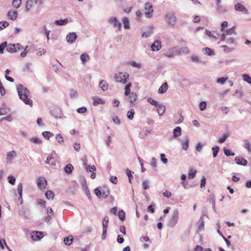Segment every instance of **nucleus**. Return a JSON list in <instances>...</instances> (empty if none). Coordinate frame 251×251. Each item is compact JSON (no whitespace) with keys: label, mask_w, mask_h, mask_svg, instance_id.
Instances as JSON below:
<instances>
[{"label":"nucleus","mask_w":251,"mask_h":251,"mask_svg":"<svg viewBox=\"0 0 251 251\" xmlns=\"http://www.w3.org/2000/svg\"><path fill=\"white\" fill-rule=\"evenodd\" d=\"M137 95L134 93L130 94L129 99V102L131 104H134L137 100Z\"/></svg>","instance_id":"obj_29"},{"label":"nucleus","mask_w":251,"mask_h":251,"mask_svg":"<svg viewBox=\"0 0 251 251\" xmlns=\"http://www.w3.org/2000/svg\"><path fill=\"white\" fill-rule=\"evenodd\" d=\"M202 50L203 53L207 55L211 56L214 54L213 50L207 47L204 48Z\"/></svg>","instance_id":"obj_28"},{"label":"nucleus","mask_w":251,"mask_h":251,"mask_svg":"<svg viewBox=\"0 0 251 251\" xmlns=\"http://www.w3.org/2000/svg\"><path fill=\"white\" fill-rule=\"evenodd\" d=\"M122 22L124 24V28L126 29H129L130 25H129V22L128 19L127 17H125L123 18Z\"/></svg>","instance_id":"obj_34"},{"label":"nucleus","mask_w":251,"mask_h":251,"mask_svg":"<svg viewBox=\"0 0 251 251\" xmlns=\"http://www.w3.org/2000/svg\"><path fill=\"white\" fill-rule=\"evenodd\" d=\"M189 140L188 137L185 136L184 140L181 142L182 148L184 151H187L189 148Z\"/></svg>","instance_id":"obj_16"},{"label":"nucleus","mask_w":251,"mask_h":251,"mask_svg":"<svg viewBox=\"0 0 251 251\" xmlns=\"http://www.w3.org/2000/svg\"><path fill=\"white\" fill-rule=\"evenodd\" d=\"M226 42L228 44H236V40L232 37H227Z\"/></svg>","instance_id":"obj_55"},{"label":"nucleus","mask_w":251,"mask_h":251,"mask_svg":"<svg viewBox=\"0 0 251 251\" xmlns=\"http://www.w3.org/2000/svg\"><path fill=\"white\" fill-rule=\"evenodd\" d=\"M80 58L81 61V63L83 64H84L86 62L90 59L89 55L86 53H83L81 54Z\"/></svg>","instance_id":"obj_38"},{"label":"nucleus","mask_w":251,"mask_h":251,"mask_svg":"<svg viewBox=\"0 0 251 251\" xmlns=\"http://www.w3.org/2000/svg\"><path fill=\"white\" fill-rule=\"evenodd\" d=\"M21 3L22 0H13L12 5L14 8L18 9L21 6Z\"/></svg>","instance_id":"obj_40"},{"label":"nucleus","mask_w":251,"mask_h":251,"mask_svg":"<svg viewBox=\"0 0 251 251\" xmlns=\"http://www.w3.org/2000/svg\"><path fill=\"white\" fill-rule=\"evenodd\" d=\"M17 156V153L14 151L8 152L6 154V163L7 164H11Z\"/></svg>","instance_id":"obj_8"},{"label":"nucleus","mask_w":251,"mask_h":251,"mask_svg":"<svg viewBox=\"0 0 251 251\" xmlns=\"http://www.w3.org/2000/svg\"><path fill=\"white\" fill-rule=\"evenodd\" d=\"M161 47V42L156 41L154 42L151 46V49L152 51H158Z\"/></svg>","instance_id":"obj_18"},{"label":"nucleus","mask_w":251,"mask_h":251,"mask_svg":"<svg viewBox=\"0 0 251 251\" xmlns=\"http://www.w3.org/2000/svg\"><path fill=\"white\" fill-rule=\"evenodd\" d=\"M205 32L206 35L208 36L211 38H214L215 39H217L218 37L220 36V34L218 33L215 32V35L212 33L210 31L205 29Z\"/></svg>","instance_id":"obj_25"},{"label":"nucleus","mask_w":251,"mask_h":251,"mask_svg":"<svg viewBox=\"0 0 251 251\" xmlns=\"http://www.w3.org/2000/svg\"><path fill=\"white\" fill-rule=\"evenodd\" d=\"M235 161L238 165L244 166H246L248 164L247 160L242 157H236L235 158Z\"/></svg>","instance_id":"obj_14"},{"label":"nucleus","mask_w":251,"mask_h":251,"mask_svg":"<svg viewBox=\"0 0 251 251\" xmlns=\"http://www.w3.org/2000/svg\"><path fill=\"white\" fill-rule=\"evenodd\" d=\"M157 106L158 107L157 110L158 114L160 116L162 115L165 112L166 107L165 105L161 104H158Z\"/></svg>","instance_id":"obj_24"},{"label":"nucleus","mask_w":251,"mask_h":251,"mask_svg":"<svg viewBox=\"0 0 251 251\" xmlns=\"http://www.w3.org/2000/svg\"><path fill=\"white\" fill-rule=\"evenodd\" d=\"M42 135L47 139H49L50 138L53 136V134L50 131H44Z\"/></svg>","instance_id":"obj_44"},{"label":"nucleus","mask_w":251,"mask_h":251,"mask_svg":"<svg viewBox=\"0 0 251 251\" xmlns=\"http://www.w3.org/2000/svg\"><path fill=\"white\" fill-rule=\"evenodd\" d=\"M126 213L124 210H121L119 211L118 217L120 220L124 221L125 219Z\"/></svg>","instance_id":"obj_52"},{"label":"nucleus","mask_w":251,"mask_h":251,"mask_svg":"<svg viewBox=\"0 0 251 251\" xmlns=\"http://www.w3.org/2000/svg\"><path fill=\"white\" fill-rule=\"evenodd\" d=\"M73 241V237L72 236L65 237L64 239V243L65 245L70 246L71 245Z\"/></svg>","instance_id":"obj_37"},{"label":"nucleus","mask_w":251,"mask_h":251,"mask_svg":"<svg viewBox=\"0 0 251 251\" xmlns=\"http://www.w3.org/2000/svg\"><path fill=\"white\" fill-rule=\"evenodd\" d=\"M228 25V23L226 21L223 22L221 24V31L223 32H225V28Z\"/></svg>","instance_id":"obj_63"},{"label":"nucleus","mask_w":251,"mask_h":251,"mask_svg":"<svg viewBox=\"0 0 251 251\" xmlns=\"http://www.w3.org/2000/svg\"><path fill=\"white\" fill-rule=\"evenodd\" d=\"M200 109L201 111H203L206 109V103L205 101H202L199 103Z\"/></svg>","instance_id":"obj_59"},{"label":"nucleus","mask_w":251,"mask_h":251,"mask_svg":"<svg viewBox=\"0 0 251 251\" xmlns=\"http://www.w3.org/2000/svg\"><path fill=\"white\" fill-rule=\"evenodd\" d=\"M46 162L47 164H50L52 166H54L56 164L55 161L53 160V158L51 157V156H50L49 157L47 158Z\"/></svg>","instance_id":"obj_46"},{"label":"nucleus","mask_w":251,"mask_h":251,"mask_svg":"<svg viewBox=\"0 0 251 251\" xmlns=\"http://www.w3.org/2000/svg\"><path fill=\"white\" fill-rule=\"evenodd\" d=\"M133 172H132L130 170H129L128 169H126V175L128 177V180H129V182L130 183H131V180L133 178V176L132 175V173Z\"/></svg>","instance_id":"obj_50"},{"label":"nucleus","mask_w":251,"mask_h":251,"mask_svg":"<svg viewBox=\"0 0 251 251\" xmlns=\"http://www.w3.org/2000/svg\"><path fill=\"white\" fill-rule=\"evenodd\" d=\"M7 42H4L0 44V53H3L5 48H6Z\"/></svg>","instance_id":"obj_61"},{"label":"nucleus","mask_w":251,"mask_h":251,"mask_svg":"<svg viewBox=\"0 0 251 251\" xmlns=\"http://www.w3.org/2000/svg\"><path fill=\"white\" fill-rule=\"evenodd\" d=\"M190 52V50L186 47H181L178 48L176 46V55H180L182 54H188Z\"/></svg>","instance_id":"obj_10"},{"label":"nucleus","mask_w":251,"mask_h":251,"mask_svg":"<svg viewBox=\"0 0 251 251\" xmlns=\"http://www.w3.org/2000/svg\"><path fill=\"white\" fill-rule=\"evenodd\" d=\"M9 25V23L7 21H2L0 22V29L2 30L3 28L7 27Z\"/></svg>","instance_id":"obj_60"},{"label":"nucleus","mask_w":251,"mask_h":251,"mask_svg":"<svg viewBox=\"0 0 251 251\" xmlns=\"http://www.w3.org/2000/svg\"><path fill=\"white\" fill-rule=\"evenodd\" d=\"M236 26H234L226 30V35H237V33L235 31Z\"/></svg>","instance_id":"obj_36"},{"label":"nucleus","mask_w":251,"mask_h":251,"mask_svg":"<svg viewBox=\"0 0 251 251\" xmlns=\"http://www.w3.org/2000/svg\"><path fill=\"white\" fill-rule=\"evenodd\" d=\"M131 86V83H128V84H127L126 85V86H125V95L126 96H128L129 95L130 93V87Z\"/></svg>","instance_id":"obj_42"},{"label":"nucleus","mask_w":251,"mask_h":251,"mask_svg":"<svg viewBox=\"0 0 251 251\" xmlns=\"http://www.w3.org/2000/svg\"><path fill=\"white\" fill-rule=\"evenodd\" d=\"M234 7L235 9L237 11H243L246 13H247L248 11V9L243 5L239 3L236 4Z\"/></svg>","instance_id":"obj_20"},{"label":"nucleus","mask_w":251,"mask_h":251,"mask_svg":"<svg viewBox=\"0 0 251 251\" xmlns=\"http://www.w3.org/2000/svg\"><path fill=\"white\" fill-rule=\"evenodd\" d=\"M129 78V75L127 73L119 72L114 75V78L116 82L126 83L127 81Z\"/></svg>","instance_id":"obj_4"},{"label":"nucleus","mask_w":251,"mask_h":251,"mask_svg":"<svg viewBox=\"0 0 251 251\" xmlns=\"http://www.w3.org/2000/svg\"><path fill=\"white\" fill-rule=\"evenodd\" d=\"M94 193L99 198L102 197V192L100 190L99 188H97L94 190Z\"/></svg>","instance_id":"obj_64"},{"label":"nucleus","mask_w":251,"mask_h":251,"mask_svg":"<svg viewBox=\"0 0 251 251\" xmlns=\"http://www.w3.org/2000/svg\"><path fill=\"white\" fill-rule=\"evenodd\" d=\"M128 64L131 65L132 67H133L134 68H138V69H140L142 66L141 63H137L134 61H129L128 62Z\"/></svg>","instance_id":"obj_39"},{"label":"nucleus","mask_w":251,"mask_h":251,"mask_svg":"<svg viewBox=\"0 0 251 251\" xmlns=\"http://www.w3.org/2000/svg\"><path fill=\"white\" fill-rule=\"evenodd\" d=\"M74 169L73 166L71 164H67L65 167L64 168V172L68 174H71Z\"/></svg>","instance_id":"obj_32"},{"label":"nucleus","mask_w":251,"mask_h":251,"mask_svg":"<svg viewBox=\"0 0 251 251\" xmlns=\"http://www.w3.org/2000/svg\"><path fill=\"white\" fill-rule=\"evenodd\" d=\"M212 150L213 151V157H216L219 151V147L218 146H214L212 148Z\"/></svg>","instance_id":"obj_48"},{"label":"nucleus","mask_w":251,"mask_h":251,"mask_svg":"<svg viewBox=\"0 0 251 251\" xmlns=\"http://www.w3.org/2000/svg\"><path fill=\"white\" fill-rule=\"evenodd\" d=\"M55 138L57 142L60 144L63 143L64 142V138L62 135L60 134H58L56 135Z\"/></svg>","instance_id":"obj_58"},{"label":"nucleus","mask_w":251,"mask_h":251,"mask_svg":"<svg viewBox=\"0 0 251 251\" xmlns=\"http://www.w3.org/2000/svg\"><path fill=\"white\" fill-rule=\"evenodd\" d=\"M164 18L168 25L174 27L176 23V17L174 12H167L164 15Z\"/></svg>","instance_id":"obj_2"},{"label":"nucleus","mask_w":251,"mask_h":251,"mask_svg":"<svg viewBox=\"0 0 251 251\" xmlns=\"http://www.w3.org/2000/svg\"><path fill=\"white\" fill-rule=\"evenodd\" d=\"M181 134V128L179 126H177L173 130V136L176 138L180 136Z\"/></svg>","instance_id":"obj_26"},{"label":"nucleus","mask_w":251,"mask_h":251,"mask_svg":"<svg viewBox=\"0 0 251 251\" xmlns=\"http://www.w3.org/2000/svg\"><path fill=\"white\" fill-rule=\"evenodd\" d=\"M10 111V108L6 107V106L3 105L0 109V115H4L8 113Z\"/></svg>","instance_id":"obj_33"},{"label":"nucleus","mask_w":251,"mask_h":251,"mask_svg":"<svg viewBox=\"0 0 251 251\" xmlns=\"http://www.w3.org/2000/svg\"><path fill=\"white\" fill-rule=\"evenodd\" d=\"M17 191L19 194V200H22L23 185L22 183L18 184Z\"/></svg>","instance_id":"obj_43"},{"label":"nucleus","mask_w":251,"mask_h":251,"mask_svg":"<svg viewBox=\"0 0 251 251\" xmlns=\"http://www.w3.org/2000/svg\"><path fill=\"white\" fill-rule=\"evenodd\" d=\"M29 141L36 144H40L42 143V141L37 137H33L29 139Z\"/></svg>","instance_id":"obj_45"},{"label":"nucleus","mask_w":251,"mask_h":251,"mask_svg":"<svg viewBox=\"0 0 251 251\" xmlns=\"http://www.w3.org/2000/svg\"><path fill=\"white\" fill-rule=\"evenodd\" d=\"M243 146L244 148L247 149L249 152H251V144L248 140L244 141Z\"/></svg>","instance_id":"obj_30"},{"label":"nucleus","mask_w":251,"mask_h":251,"mask_svg":"<svg viewBox=\"0 0 251 251\" xmlns=\"http://www.w3.org/2000/svg\"><path fill=\"white\" fill-rule=\"evenodd\" d=\"M163 55L168 58H173L176 55V46L168 50H166Z\"/></svg>","instance_id":"obj_7"},{"label":"nucleus","mask_w":251,"mask_h":251,"mask_svg":"<svg viewBox=\"0 0 251 251\" xmlns=\"http://www.w3.org/2000/svg\"><path fill=\"white\" fill-rule=\"evenodd\" d=\"M99 86L103 91H106L108 87L107 83L104 80H102L100 81Z\"/></svg>","instance_id":"obj_27"},{"label":"nucleus","mask_w":251,"mask_h":251,"mask_svg":"<svg viewBox=\"0 0 251 251\" xmlns=\"http://www.w3.org/2000/svg\"><path fill=\"white\" fill-rule=\"evenodd\" d=\"M82 187L83 190L85 192V194L86 196L88 197L89 199H91V194L90 192L88 189V187L87 186L86 182L85 180H84L83 182L81 183Z\"/></svg>","instance_id":"obj_17"},{"label":"nucleus","mask_w":251,"mask_h":251,"mask_svg":"<svg viewBox=\"0 0 251 251\" xmlns=\"http://www.w3.org/2000/svg\"><path fill=\"white\" fill-rule=\"evenodd\" d=\"M179 212L177 209H175L171 213V217L168 222L167 226L170 227H174L177 223Z\"/></svg>","instance_id":"obj_3"},{"label":"nucleus","mask_w":251,"mask_h":251,"mask_svg":"<svg viewBox=\"0 0 251 251\" xmlns=\"http://www.w3.org/2000/svg\"><path fill=\"white\" fill-rule=\"evenodd\" d=\"M224 151L225 154L226 156H234L235 155V153L233 152H232L229 149L224 148Z\"/></svg>","instance_id":"obj_49"},{"label":"nucleus","mask_w":251,"mask_h":251,"mask_svg":"<svg viewBox=\"0 0 251 251\" xmlns=\"http://www.w3.org/2000/svg\"><path fill=\"white\" fill-rule=\"evenodd\" d=\"M77 35L75 32H70L66 36V40L68 43H73L75 41Z\"/></svg>","instance_id":"obj_13"},{"label":"nucleus","mask_w":251,"mask_h":251,"mask_svg":"<svg viewBox=\"0 0 251 251\" xmlns=\"http://www.w3.org/2000/svg\"><path fill=\"white\" fill-rule=\"evenodd\" d=\"M18 16V13L16 10H9L7 13V16L8 18L11 20H15Z\"/></svg>","instance_id":"obj_15"},{"label":"nucleus","mask_w":251,"mask_h":251,"mask_svg":"<svg viewBox=\"0 0 251 251\" xmlns=\"http://www.w3.org/2000/svg\"><path fill=\"white\" fill-rule=\"evenodd\" d=\"M107 22L109 24L112 25L114 28H118L119 31L122 30V24L118 21L116 17H109L107 19Z\"/></svg>","instance_id":"obj_5"},{"label":"nucleus","mask_w":251,"mask_h":251,"mask_svg":"<svg viewBox=\"0 0 251 251\" xmlns=\"http://www.w3.org/2000/svg\"><path fill=\"white\" fill-rule=\"evenodd\" d=\"M43 237V234L40 231H32L31 233V238L34 241L40 240Z\"/></svg>","instance_id":"obj_11"},{"label":"nucleus","mask_w":251,"mask_h":251,"mask_svg":"<svg viewBox=\"0 0 251 251\" xmlns=\"http://www.w3.org/2000/svg\"><path fill=\"white\" fill-rule=\"evenodd\" d=\"M135 114L134 110L133 109H131L128 111L127 113V117L129 120H132Z\"/></svg>","instance_id":"obj_47"},{"label":"nucleus","mask_w":251,"mask_h":251,"mask_svg":"<svg viewBox=\"0 0 251 251\" xmlns=\"http://www.w3.org/2000/svg\"><path fill=\"white\" fill-rule=\"evenodd\" d=\"M197 171L196 170L193 171L190 170L188 173V177L189 179H193L196 176Z\"/></svg>","instance_id":"obj_53"},{"label":"nucleus","mask_w":251,"mask_h":251,"mask_svg":"<svg viewBox=\"0 0 251 251\" xmlns=\"http://www.w3.org/2000/svg\"><path fill=\"white\" fill-rule=\"evenodd\" d=\"M70 97L72 99L76 98L78 96V94L76 91L71 89L69 93Z\"/></svg>","instance_id":"obj_51"},{"label":"nucleus","mask_w":251,"mask_h":251,"mask_svg":"<svg viewBox=\"0 0 251 251\" xmlns=\"http://www.w3.org/2000/svg\"><path fill=\"white\" fill-rule=\"evenodd\" d=\"M145 14L146 15L147 17H151V14L153 12V8L151 4V3L147 2L145 4Z\"/></svg>","instance_id":"obj_12"},{"label":"nucleus","mask_w":251,"mask_h":251,"mask_svg":"<svg viewBox=\"0 0 251 251\" xmlns=\"http://www.w3.org/2000/svg\"><path fill=\"white\" fill-rule=\"evenodd\" d=\"M23 46L19 43L6 45V50L10 53L16 52L18 50H21Z\"/></svg>","instance_id":"obj_6"},{"label":"nucleus","mask_w":251,"mask_h":251,"mask_svg":"<svg viewBox=\"0 0 251 251\" xmlns=\"http://www.w3.org/2000/svg\"><path fill=\"white\" fill-rule=\"evenodd\" d=\"M216 10L218 13L222 14H225L227 11L225 6L222 4L216 6Z\"/></svg>","instance_id":"obj_19"},{"label":"nucleus","mask_w":251,"mask_h":251,"mask_svg":"<svg viewBox=\"0 0 251 251\" xmlns=\"http://www.w3.org/2000/svg\"><path fill=\"white\" fill-rule=\"evenodd\" d=\"M8 181L11 184L14 185L15 183L16 179L13 176H8Z\"/></svg>","instance_id":"obj_62"},{"label":"nucleus","mask_w":251,"mask_h":251,"mask_svg":"<svg viewBox=\"0 0 251 251\" xmlns=\"http://www.w3.org/2000/svg\"><path fill=\"white\" fill-rule=\"evenodd\" d=\"M68 23V20L67 18L63 20H55L54 24L57 25H64Z\"/></svg>","instance_id":"obj_31"},{"label":"nucleus","mask_w":251,"mask_h":251,"mask_svg":"<svg viewBox=\"0 0 251 251\" xmlns=\"http://www.w3.org/2000/svg\"><path fill=\"white\" fill-rule=\"evenodd\" d=\"M17 90L19 98L23 100L25 104L31 106L32 100L28 98L30 92L28 89L22 85L19 84L17 86Z\"/></svg>","instance_id":"obj_1"},{"label":"nucleus","mask_w":251,"mask_h":251,"mask_svg":"<svg viewBox=\"0 0 251 251\" xmlns=\"http://www.w3.org/2000/svg\"><path fill=\"white\" fill-rule=\"evenodd\" d=\"M222 47L223 48L224 51L226 53H229L234 50V48H229L226 45H223Z\"/></svg>","instance_id":"obj_54"},{"label":"nucleus","mask_w":251,"mask_h":251,"mask_svg":"<svg viewBox=\"0 0 251 251\" xmlns=\"http://www.w3.org/2000/svg\"><path fill=\"white\" fill-rule=\"evenodd\" d=\"M109 222V218L107 216H105L102 220V227H108V224Z\"/></svg>","instance_id":"obj_57"},{"label":"nucleus","mask_w":251,"mask_h":251,"mask_svg":"<svg viewBox=\"0 0 251 251\" xmlns=\"http://www.w3.org/2000/svg\"><path fill=\"white\" fill-rule=\"evenodd\" d=\"M33 1L32 0H28L26 2L25 4V11L26 12H29L30 10V9L33 6Z\"/></svg>","instance_id":"obj_35"},{"label":"nucleus","mask_w":251,"mask_h":251,"mask_svg":"<svg viewBox=\"0 0 251 251\" xmlns=\"http://www.w3.org/2000/svg\"><path fill=\"white\" fill-rule=\"evenodd\" d=\"M93 104L95 106H97L99 104H103L105 103V100L100 98L98 97L93 98Z\"/></svg>","instance_id":"obj_21"},{"label":"nucleus","mask_w":251,"mask_h":251,"mask_svg":"<svg viewBox=\"0 0 251 251\" xmlns=\"http://www.w3.org/2000/svg\"><path fill=\"white\" fill-rule=\"evenodd\" d=\"M153 28H154L153 26H150L148 31L143 33L142 37L143 38H147L150 36L153 33Z\"/></svg>","instance_id":"obj_22"},{"label":"nucleus","mask_w":251,"mask_h":251,"mask_svg":"<svg viewBox=\"0 0 251 251\" xmlns=\"http://www.w3.org/2000/svg\"><path fill=\"white\" fill-rule=\"evenodd\" d=\"M243 79L244 81L248 82L249 84H251V77L247 74L243 75Z\"/></svg>","instance_id":"obj_56"},{"label":"nucleus","mask_w":251,"mask_h":251,"mask_svg":"<svg viewBox=\"0 0 251 251\" xmlns=\"http://www.w3.org/2000/svg\"><path fill=\"white\" fill-rule=\"evenodd\" d=\"M37 182L38 187L40 189L43 190L46 188L47 185V181L45 177L42 176L39 177L37 179Z\"/></svg>","instance_id":"obj_9"},{"label":"nucleus","mask_w":251,"mask_h":251,"mask_svg":"<svg viewBox=\"0 0 251 251\" xmlns=\"http://www.w3.org/2000/svg\"><path fill=\"white\" fill-rule=\"evenodd\" d=\"M45 196L48 200L53 199L54 196V194L52 191L48 190L46 192Z\"/></svg>","instance_id":"obj_41"},{"label":"nucleus","mask_w":251,"mask_h":251,"mask_svg":"<svg viewBox=\"0 0 251 251\" xmlns=\"http://www.w3.org/2000/svg\"><path fill=\"white\" fill-rule=\"evenodd\" d=\"M168 88V86L167 82L164 83L159 88L158 93L159 94L165 93Z\"/></svg>","instance_id":"obj_23"}]
</instances>
